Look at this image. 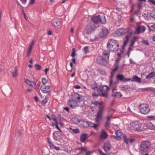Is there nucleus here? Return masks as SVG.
Instances as JSON below:
<instances>
[{
  "mask_svg": "<svg viewBox=\"0 0 155 155\" xmlns=\"http://www.w3.org/2000/svg\"><path fill=\"white\" fill-rule=\"evenodd\" d=\"M119 45L117 41L113 39H110L107 44V47L110 51H117L118 49Z\"/></svg>",
  "mask_w": 155,
  "mask_h": 155,
  "instance_id": "obj_1",
  "label": "nucleus"
},
{
  "mask_svg": "<svg viewBox=\"0 0 155 155\" xmlns=\"http://www.w3.org/2000/svg\"><path fill=\"white\" fill-rule=\"evenodd\" d=\"M91 20L94 23L98 24L99 23L104 24L106 22V19L104 15L101 16L100 15H93L91 18Z\"/></svg>",
  "mask_w": 155,
  "mask_h": 155,
  "instance_id": "obj_2",
  "label": "nucleus"
},
{
  "mask_svg": "<svg viewBox=\"0 0 155 155\" xmlns=\"http://www.w3.org/2000/svg\"><path fill=\"white\" fill-rule=\"evenodd\" d=\"M151 145V143L148 141L141 142L140 145V151L144 152L148 151L150 149Z\"/></svg>",
  "mask_w": 155,
  "mask_h": 155,
  "instance_id": "obj_3",
  "label": "nucleus"
},
{
  "mask_svg": "<svg viewBox=\"0 0 155 155\" xmlns=\"http://www.w3.org/2000/svg\"><path fill=\"white\" fill-rule=\"evenodd\" d=\"M140 112L143 114H148L150 110L149 105L146 104H141L139 106Z\"/></svg>",
  "mask_w": 155,
  "mask_h": 155,
  "instance_id": "obj_4",
  "label": "nucleus"
},
{
  "mask_svg": "<svg viewBox=\"0 0 155 155\" xmlns=\"http://www.w3.org/2000/svg\"><path fill=\"white\" fill-rule=\"evenodd\" d=\"M141 126V124L139 121H133L130 124V129L134 131H139Z\"/></svg>",
  "mask_w": 155,
  "mask_h": 155,
  "instance_id": "obj_5",
  "label": "nucleus"
},
{
  "mask_svg": "<svg viewBox=\"0 0 155 155\" xmlns=\"http://www.w3.org/2000/svg\"><path fill=\"white\" fill-rule=\"evenodd\" d=\"M113 76V73H111V76L110 78L109 82V86L110 89H112V92H114V91L117 90V85L116 82H113L112 79Z\"/></svg>",
  "mask_w": 155,
  "mask_h": 155,
  "instance_id": "obj_6",
  "label": "nucleus"
},
{
  "mask_svg": "<svg viewBox=\"0 0 155 155\" xmlns=\"http://www.w3.org/2000/svg\"><path fill=\"white\" fill-rule=\"evenodd\" d=\"M82 125L84 127L86 128L90 127H93L94 129H96L97 126V124L89 121H84L82 123Z\"/></svg>",
  "mask_w": 155,
  "mask_h": 155,
  "instance_id": "obj_7",
  "label": "nucleus"
},
{
  "mask_svg": "<svg viewBox=\"0 0 155 155\" xmlns=\"http://www.w3.org/2000/svg\"><path fill=\"white\" fill-rule=\"evenodd\" d=\"M51 87L42 85L40 87V89L41 91L44 94H49L50 91Z\"/></svg>",
  "mask_w": 155,
  "mask_h": 155,
  "instance_id": "obj_8",
  "label": "nucleus"
},
{
  "mask_svg": "<svg viewBox=\"0 0 155 155\" xmlns=\"http://www.w3.org/2000/svg\"><path fill=\"white\" fill-rule=\"evenodd\" d=\"M96 60L97 63L100 65L106 66L107 64V61L101 57H98Z\"/></svg>",
  "mask_w": 155,
  "mask_h": 155,
  "instance_id": "obj_9",
  "label": "nucleus"
},
{
  "mask_svg": "<svg viewBox=\"0 0 155 155\" xmlns=\"http://www.w3.org/2000/svg\"><path fill=\"white\" fill-rule=\"evenodd\" d=\"M128 28H120L116 30V32L117 35L121 36L124 35L127 33H128Z\"/></svg>",
  "mask_w": 155,
  "mask_h": 155,
  "instance_id": "obj_10",
  "label": "nucleus"
},
{
  "mask_svg": "<svg viewBox=\"0 0 155 155\" xmlns=\"http://www.w3.org/2000/svg\"><path fill=\"white\" fill-rule=\"evenodd\" d=\"M62 136L59 131H56L54 132L53 134L54 139L56 140L59 141L62 139Z\"/></svg>",
  "mask_w": 155,
  "mask_h": 155,
  "instance_id": "obj_11",
  "label": "nucleus"
},
{
  "mask_svg": "<svg viewBox=\"0 0 155 155\" xmlns=\"http://www.w3.org/2000/svg\"><path fill=\"white\" fill-rule=\"evenodd\" d=\"M103 110H99L95 118V121L96 123H98L99 122L100 120L102 118V113L103 112Z\"/></svg>",
  "mask_w": 155,
  "mask_h": 155,
  "instance_id": "obj_12",
  "label": "nucleus"
},
{
  "mask_svg": "<svg viewBox=\"0 0 155 155\" xmlns=\"http://www.w3.org/2000/svg\"><path fill=\"white\" fill-rule=\"evenodd\" d=\"M78 102L74 100H69L68 102V104L71 108H74L78 106Z\"/></svg>",
  "mask_w": 155,
  "mask_h": 155,
  "instance_id": "obj_13",
  "label": "nucleus"
},
{
  "mask_svg": "<svg viewBox=\"0 0 155 155\" xmlns=\"http://www.w3.org/2000/svg\"><path fill=\"white\" fill-rule=\"evenodd\" d=\"M145 30V28L144 26H138L136 29L135 33L138 34L143 33L144 32Z\"/></svg>",
  "mask_w": 155,
  "mask_h": 155,
  "instance_id": "obj_14",
  "label": "nucleus"
},
{
  "mask_svg": "<svg viewBox=\"0 0 155 155\" xmlns=\"http://www.w3.org/2000/svg\"><path fill=\"white\" fill-rule=\"evenodd\" d=\"M124 142L127 144H128L129 142L130 143H132L134 142L135 139L134 138H127L125 135L123 136Z\"/></svg>",
  "mask_w": 155,
  "mask_h": 155,
  "instance_id": "obj_15",
  "label": "nucleus"
},
{
  "mask_svg": "<svg viewBox=\"0 0 155 155\" xmlns=\"http://www.w3.org/2000/svg\"><path fill=\"white\" fill-rule=\"evenodd\" d=\"M117 78L118 80H119L121 81H124L125 82H127L131 80L130 78H125L124 76L121 74L117 75Z\"/></svg>",
  "mask_w": 155,
  "mask_h": 155,
  "instance_id": "obj_16",
  "label": "nucleus"
},
{
  "mask_svg": "<svg viewBox=\"0 0 155 155\" xmlns=\"http://www.w3.org/2000/svg\"><path fill=\"white\" fill-rule=\"evenodd\" d=\"M103 149L106 152L110 150H111L110 144L109 142H107L105 143Z\"/></svg>",
  "mask_w": 155,
  "mask_h": 155,
  "instance_id": "obj_17",
  "label": "nucleus"
},
{
  "mask_svg": "<svg viewBox=\"0 0 155 155\" xmlns=\"http://www.w3.org/2000/svg\"><path fill=\"white\" fill-rule=\"evenodd\" d=\"M92 104H94L95 107L98 106L99 110H103L104 108V105L101 103L96 101L92 103Z\"/></svg>",
  "mask_w": 155,
  "mask_h": 155,
  "instance_id": "obj_18",
  "label": "nucleus"
},
{
  "mask_svg": "<svg viewBox=\"0 0 155 155\" xmlns=\"http://www.w3.org/2000/svg\"><path fill=\"white\" fill-rule=\"evenodd\" d=\"M108 136L107 134L104 130H102L100 136L101 139H106Z\"/></svg>",
  "mask_w": 155,
  "mask_h": 155,
  "instance_id": "obj_19",
  "label": "nucleus"
},
{
  "mask_svg": "<svg viewBox=\"0 0 155 155\" xmlns=\"http://www.w3.org/2000/svg\"><path fill=\"white\" fill-rule=\"evenodd\" d=\"M132 82H136L140 83L141 82V79L140 78L138 77L137 75H134L133 76L132 80H131Z\"/></svg>",
  "mask_w": 155,
  "mask_h": 155,
  "instance_id": "obj_20",
  "label": "nucleus"
},
{
  "mask_svg": "<svg viewBox=\"0 0 155 155\" xmlns=\"http://www.w3.org/2000/svg\"><path fill=\"white\" fill-rule=\"evenodd\" d=\"M155 77V72L153 71L149 73L146 76V79H150L153 78Z\"/></svg>",
  "mask_w": 155,
  "mask_h": 155,
  "instance_id": "obj_21",
  "label": "nucleus"
},
{
  "mask_svg": "<svg viewBox=\"0 0 155 155\" xmlns=\"http://www.w3.org/2000/svg\"><path fill=\"white\" fill-rule=\"evenodd\" d=\"M86 29L87 33H91V32L93 31L94 30V28L91 25H87L86 26Z\"/></svg>",
  "mask_w": 155,
  "mask_h": 155,
  "instance_id": "obj_22",
  "label": "nucleus"
},
{
  "mask_svg": "<svg viewBox=\"0 0 155 155\" xmlns=\"http://www.w3.org/2000/svg\"><path fill=\"white\" fill-rule=\"evenodd\" d=\"M87 137V134H83L80 137V141L81 142H84Z\"/></svg>",
  "mask_w": 155,
  "mask_h": 155,
  "instance_id": "obj_23",
  "label": "nucleus"
},
{
  "mask_svg": "<svg viewBox=\"0 0 155 155\" xmlns=\"http://www.w3.org/2000/svg\"><path fill=\"white\" fill-rule=\"evenodd\" d=\"M112 95L114 97L119 98L122 96V95L120 92H112Z\"/></svg>",
  "mask_w": 155,
  "mask_h": 155,
  "instance_id": "obj_24",
  "label": "nucleus"
},
{
  "mask_svg": "<svg viewBox=\"0 0 155 155\" xmlns=\"http://www.w3.org/2000/svg\"><path fill=\"white\" fill-rule=\"evenodd\" d=\"M108 33V30L107 29H104L102 30L101 34L102 35L101 36V38H104L107 35Z\"/></svg>",
  "mask_w": 155,
  "mask_h": 155,
  "instance_id": "obj_25",
  "label": "nucleus"
},
{
  "mask_svg": "<svg viewBox=\"0 0 155 155\" xmlns=\"http://www.w3.org/2000/svg\"><path fill=\"white\" fill-rule=\"evenodd\" d=\"M14 70L15 71H14L12 72V76L13 77L15 78L17 77L18 76V70L17 67H16L15 68Z\"/></svg>",
  "mask_w": 155,
  "mask_h": 155,
  "instance_id": "obj_26",
  "label": "nucleus"
},
{
  "mask_svg": "<svg viewBox=\"0 0 155 155\" xmlns=\"http://www.w3.org/2000/svg\"><path fill=\"white\" fill-rule=\"evenodd\" d=\"M115 134L117 136L119 139H120L121 136L123 135V133L120 130H115Z\"/></svg>",
  "mask_w": 155,
  "mask_h": 155,
  "instance_id": "obj_27",
  "label": "nucleus"
},
{
  "mask_svg": "<svg viewBox=\"0 0 155 155\" xmlns=\"http://www.w3.org/2000/svg\"><path fill=\"white\" fill-rule=\"evenodd\" d=\"M74 100L78 101V102H80L79 100L81 98V96L80 95L78 94H75L74 95Z\"/></svg>",
  "mask_w": 155,
  "mask_h": 155,
  "instance_id": "obj_28",
  "label": "nucleus"
},
{
  "mask_svg": "<svg viewBox=\"0 0 155 155\" xmlns=\"http://www.w3.org/2000/svg\"><path fill=\"white\" fill-rule=\"evenodd\" d=\"M97 91L99 95L102 97H104L106 96V94L104 93H103V92H102L101 88H97Z\"/></svg>",
  "mask_w": 155,
  "mask_h": 155,
  "instance_id": "obj_29",
  "label": "nucleus"
},
{
  "mask_svg": "<svg viewBox=\"0 0 155 155\" xmlns=\"http://www.w3.org/2000/svg\"><path fill=\"white\" fill-rule=\"evenodd\" d=\"M120 88L121 91H124L130 88L129 86L128 85H121L120 87Z\"/></svg>",
  "mask_w": 155,
  "mask_h": 155,
  "instance_id": "obj_30",
  "label": "nucleus"
},
{
  "mask_svg": "<svg viewBox=\"0 0 155 155\" xmlns=\"http://www.w3.org/2000/svg\"><path fill=\"white\" fill-rule=\"evenodd\" d=\"M101 89L103 93L106 94L108 91V87L106 85H104L102 87Z\"/></svg>",
  "mask_w": 155,
  "mask_h": 155,
  "instance_id": "obj_31",
  "label": "nucleus"
},
{
  "mask_svg": "<svg viewBox=\"0 0 155 155\" xmlns=\"http://www.w3.org/2000/svg\"><path fill=\"white\" fill-rule=\"evenodd\" d=\"M129 36H127L124 39V43H123V46H125L127 44L128 41Z\"/></svg>",
  "mask_w": 155,
  "mask_h": 155,
  "instance_id": "obj_32",
  "label": "nucleus"
},
{
  "mask_svg": "<svg viewBox=\"0 0 155 155\" xmlns=\"http://www.w3.org/2000/svg\"><path fill=\"white\" fill-rule=\"evenodd\" d=\"M114 68L112 70V71L111 72V73H112L113 74L114 72L116 71L117 70L119 67V64L117 63H115L114 64Z\"/></svg>",
  "mask_w": 155,
  "mask_h": 155,
  "instance_id": "obj_33",
  "label": "nucleus"
},
{
  "mask_svg": "<svg viewBox=\"0 0 155 155\" xmlns=\"http://www.w3.org/2000/svg\"><path fill=\"white\" fill-rule=\"evenodd\" d=\"M97 71L102 75H104L106 74L105 71L104 69H97Z\"/></svg>",
  "mask_w": 155,
  "mask_h": 155,
  "instance_id": "obj_34",
  "label": "nucleus"
},
{
  "mask_svg": "<svg viewBox=\"0 0 155 155\" xmlns=\"http://www.w3.org/2000/svg\"><path fill=\"white\" fill-rule=\"evenodd\" d=\"M148 128L151 130H154L155 129V126H154L151 123H149L147 125Z\"/></svg>",
  "mask_w": 155,
  "mask_h": 155,
  "instance_id": "obj_35",
  "label": "nucleus"
},
{
  "mask_svg": "<svg viewBox=\"0 0 155 155\" xmlns=\"http://www.w3.org/2000/svg\"><path fill=\"white\" fill-rule=\"evenodd\" d=\"M137 37H134L133 39L131 40L130 43V47H133V45L136 41V40L137 39Z\"/></svg>",
  "mask_w": 155,
  "mask_h": 155,
  "instance_id": "obj_36",
  "label": "nucleus"
},
{
  "mask_svg": "<svg viewBox=\"0 0 155 155\" xmlns=\"http://www.w3.org/2000/svg\"><path fill=\"white\" fill-rule=\"evenodd\" d=\"M69 129L71 130L75 134H78L79 133L80 131L78 129L76 128L75 129H72L71 127H69Z\"/></svg>",
  "mask_w": 155,
  "mask_h": 155,
  "instance_id": "obj_37",
  "label": "nucleus"
},
{
  "mask_svg": "<svg viewBox=\"0 0 155 155\" xmlns=\"http://www.w3.org/2000/svg\"><path fill=\"white\" fill-rule=\"evenodd\" d=\"M47 140L50 148H53L54 147V145L50 140V138L49 137L47 138Z\"/></svg>",
  "mask_w": 155,
  "mask_h": 155,
  "instance_id": "obj_38",
  "label": "nucleus"
},
{
  "mask_svg": "<svg viewBox=\"0 0 155 155\" xmlns=\"http://www.w3.org/2000/svg\"><path fill=\"white\" fill-rule=\"evenodd\" d=\"M103 54L105 56H107V59L108 60L109 58V53L106 51H105L103 52Z\"/></svg>",
  "mask_w": 155,
  "mask_h": 155,
  "instance_id": "obj_39",
  "label": "nucleus"
},
{
  "mask_svg": "<svg viewBox=\"0 0 155 155\" xmlns=\"http://www.w3.org/2000/svg\"><path fill=\"white\" fill-rule=\"evenodd\" d=\"M59 23H60L59 21L57 20L54 21L53 22V25L54 27H56L58 26L59 25Z\"/></svg>",
  "mask_w": 155,
  "mask_h": 155,
  "instance_id": "obj_40",
  "label": "nucleus"
},
{
  "mask_svg": "<svg viewBox=\"0 0 155 155\" xmlns=\"http://www.w3.org/2000/svg\"><path fill=\"white\" fill-rule=\"evenodd\" d=\"M32 48V47H31V46H29L27 51V57H29L30 56V54Z\"/></svg>",
  "mask_w": 155,
  "mask_h": 155,
  "instance_id": "obj_41",
  "label": "nucleus"
},
{
  "mask_svg": "<svg viewBox=\"0 0 155 155\" xmlns=\"http://www.w3.org/2000/svg\"><path fill=\"white\" fill-rule=\"evenodd\" d=\"M75 56V50L74 48H73L72 49V53L71 56L74 58Z\"/></svg>",
  "mask_w": 155,
  "mask_h": 155,
  "instance_id": "obj_42",
  "label": "nucleus"
},
{
  "mask_svg": "<svg viewBox=\"0 0 155 155\" xmlns=\"http://www.w3.org/2000/svg\"><path fill=\"white\" fill-rule=\"evenodd\" d=\"M41 82L43 84V85H45V84L47 83L48 81L45 78H43L42 79Z\"/></svg>",
  "mask_w": 155,
  "mask_h": 155,
  "instance_id": "obj_43",
  "label": "nucleus"
},
{
  "mask_svg": "<svg viewBox=\"0 0 155 155\" xmlns=\"http://www.w3.org/2000/svg\"><path fill=\"white\" fill-rule=\"evenodd\" d=\"M92 96L94 98H96L99 95L95 91L92 94Z\"/></svg>",
  "mask_w": 155,
  "mask_h": 155,
  "instance_id": "obj_44",
  "label": "nucleus"
},
{
  "mask_svg": "<svg viewBox=\"0 0 155 155\" xmlns=\"http://www.w3.org/2000/svg\"><path fill=\"white\" fill-rule=\"evenodd\" d=\"M110 122L107 121L105 124V127L106 129H108L110 127Z\"/></svg>",
  "mask_w": 155,
  "mask_h": 155,
  "instance_id": "obj_45",
  "label": "nucleus"
},
{
  "mask_svg": "<svg viewBox=\"0 0 155 155\" xmlns=\"http://www.w3.org/2000/svg\"><path fill=\"white\" fill-rule=\"evenodd\" d=\"M88 46H85L84 48V51L85 54L87 53L88 51Z\"/></svg>",
  "mask_w": 155,
  "mask_h": 155,
  "instance_id": "obj_46",
  "label": "nucleus"
},
{
  "mask_svg": "<svg viewBox=\"0 0 155 155\" xmlns=\"http://www.w3.org/2000/svg\"><path fill=\"white\" fill-rule=\"evenodd\" d=\"M35 66L38 70H40L41 69V66L39 64H35Z\"/></svg>",
  "mask_w": 155,
  "mask_h": 155,
  "instance_id": "obj_47",
  "label": "nucleus"
},
{
  "mask_svg": "<svg viewBox=\"0 0 155 155\" xmlns=\"http://www.w3.org/2000/svg\"><path fill=\"white\" fill-rule=\"evenodd\" d=\"M36 84V83H35L31 81L29 84V85L32 87H34L35 86Z\"/></svg>",
  "mask_w": 155,
  "mask_h": 155,
  "instance_id": "obj_48",
  "label": "nucleus"
},
{
  "mask_svg": "<svg viewBox=\"0 0 155 155\" xmlns=\"http://www.w3.org/2000/svg\"><path fill=\"white\" fill-rule=\"evenodd\" d=\"M112 117L111 115H110L107 117V122H110V119Z\"/></svg>",
  "mask_w": 155,
  "mask_h": 155,
  "instance_id": "obj_49",
  "label": "nucleus"
},
{
  "mask_svg": "<svg viewBox=\"0 0 155 155\" xmlns=\"http://www.w3.org/2000/svg\"><path fill=\"white\" fill-rule=\"evenodd\" d=\"M150 16L152 17L155 18V11H152L150 13Z\"/></svg>",
  "mask_w": 155,
  "mask_h": 155,
  "instance_id": "obj_50",
  "label": "nucleus"
},
{
  "mask_svg": "<svg viewBox=\"0 0 155 155\" xmlns=\"http://www.w3.org/2000/svg\"><path fill=\"white\" fill-rule=\"evenodd\" d=\"M142 5V4L141 2H139L137 5V7L138 9H140Z\"/></svg>",
  "mask_w": 155,
  "mask_h": 155,
  "instance_id": "obj_51",
  "label": "nucleus"
},
{
  "mask_svg": "<svg viewBox=\"0 0 155 155\" xmlns=\"http://www.w3.org/2000/svg\"><path fill=\"white\" fill-rule=\"evenodd\" d=\"M91 87L92 89L94 90L96 89L97 88V86L94 84H92L91 85Z\"/></svg>",
  "mask_w": 155,
  "mask_h": 155,
  "instance_id": "obj_52",
  "label": "nucleus"
},
{
  "mask_svg": "<svg viewBox=\"0 0 155 155\" xmlns=\"http://www.w3.org/2000/svg\"><path fill=\"white\" fill-rule=\"evenodd\" d=\"M110 137L113 139H118L119 140L120 139L119 138H118V137L116 135V136L115 135H111L110 136Z\"/></svg>",
  "mask_w": 155,
  "mask_h": 155,
  "instance_id": "obj_53",
  "label": "nucleus"
},
{
  "mask_svg": "<svg viewBox=\"0 0 155 155\" xmlns=\"http://www.w3.org/2000/svg\"><path fill=\"white\" fill-rule=\"evenodd\" d=\"M81 151H87V148L85 147H81Z\"/></svg>",
  "mask_w": 155,
  "mask_h": 155,
  "instance_id": "obj_54",
  "label": "nucleus"
},
{
  "mask_svg": "<svg viewBox=\"0 0 155 155\" xmlns=\"http://www.w3.org/2000/svg\"><path fill=\"white\" fill-rule=\"evenodd\" d=\"M98 151L99 153L101 155H107V154L106 153H103V151L100 149L98 150Z\"/></svg>",
  "mask_w": 155,
  "mask_h": 155,
  "instance_id": "obj_55",
  "label": "nucleus"
},
{
  "mask_svg": "<svg viewBox=\"0 0 155 155\" xmlns=\"http://www.w3.org/2000/svg\"><path fill=\"white\" fill-rule=\"evenodd\" d=\"M152 88H147L143 89L142 91H150L152 90Z\"/></svg>",
  "mask_w": 155,
  "mask_h": 155,
  "instance_id": "obj_56",
  "label": "nucleus"
},
{
  "mask_svg": "<svg viewBox=\"0 0 155 155\" xmlns=\"http://www.w3.org/2000/svg\"><path fill=\"white\" fill-rule=\"evenodd\" d=\"M70 66H71V69L70 70H68V69H67V67H66V69L68 71H70V72H71L72 70V68H73V65L72 64V63L71 62H70Z\"/></svg>",
  "mask_w": 155,
  "mask_h": 155,
  "instance_id": "obj_57",
  "label": "nucleus"
},
{
  "mask_svg": "<svg viewBox=\"0 0 155 155\" xmlns=\"http://www.w3.org/2000/svg\"><path fill=\"white\" fill-rule=\"evenodd\" d=\"M55 126L56 127V128L59 130V131L60 132L62 133V131L61 130V129L59 128L58 126V123H56V124H55Z\"/></svg>",
  "mask_w": 155,
  "mask_h": 155,
  "instance_id": "obj_58",
  "label": "nucleus"
},
{
  "mask_svg": "<svg viewBox=\"0 0 155 155\" xmlns=\"http://www.w3.org/2000/svg\"><path fill=\"white\" fill-rule=\"evenodd\" d=\"M143 43L146 45H149V43L146 40H143Z\"/></svg>",
  "mask_w": 155,
  "mask_h": 155,
  "instance_id": "obj_59",
  "label": "nucleus"
},
{
  "mask_svg": "<svg viewBox=\"0 0 155 155\" xmlns=\"http://www.w3.org/2000/svg\"><path fill=\"white\" fill-rule=\"evenodd\" d=\"M149 2L155 5V1L154 0H148Z\"/></svg>",
  "mask_w": 155,
  "mask_h": 155,
  "instance_id": "obj_60",
  "label": "nucleus"
},
{
  "mask_svg": "<svg viewBox=\"0 0 155 155\" xmlns=\"http://www.w3.org/2000/svg\"><path fill=\"white\" fill-rule=\"evenodd\" d=\"M74 87L75 88L77 89H79L81 88L80 86L78 85H75L74 86Z\"/></svg>",
  "mask_w": 155,
  "mask_h": 155,
  "instance_id": "obj_61",
  "label": "nucleus"
},
{
  "mask_svg": "<svg viewBox=\"0 0 155 155\" xmlns=\"http://www.w3.org/2000/svg\"><path fill=\"white\" fill-rule=\"evenodd\" d=\"M35 2V0H30L29 2V4L30 5L33 4Z\"/></svg>",
  "mask_w": 155,
  "mask_h": 155,
  "instance_id": "obj_62",
  "label": "nucleus"
},
{
  "mask_svg": "<svg viewBox=\"0 0 155 155\" xmlns=\"http://www.w3.org/2000/svg\"><path fill=\"white\" fill-rule=\"evenodd\" d=\"M31 82V81H29L28 79H26L25 80V83L28 85L30 84V83Z\"/></svg>",
  "mask_w": 155,
  "mask_h": 155,
  "instance_id": "obj_63",
  "label": "nucleus"
},
{
  "mask_svg": "<svg viewBox=\"0 0 155 155\" xmlns=\"http://www.w3.org/2000/svg\"><path fill=\"white\" fill-rule=\"evenodd\" d=\"M147 117L149 118H153L155 117V116H148Z\"/></svg>",
  "mask_w": 155,
  "mask_h": 155,
  "instance_id": "obj_64",
  "label": "nucleus"
}]
</instances>
